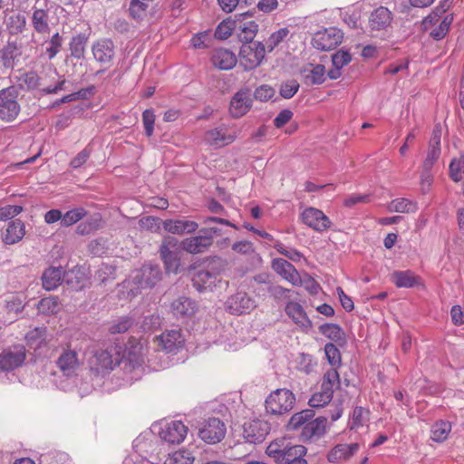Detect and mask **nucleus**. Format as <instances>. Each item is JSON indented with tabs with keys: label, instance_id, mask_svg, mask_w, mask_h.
Masks as SVG:
<instances>
[{
	"label": "nucleus",
	"instance_id": "f257e3e1",
	"mask_svg": "<svg viewBox=\"0 0 464 464\" xmlns=\"http://www.w3.org/2000/svg\"><path fill=\"white\" fill-rule=\"evenodd\" d=\"M180 243L176 237L167 236L161 241L159 253L168 274H177L181 266Z\"/></svg>",
	"mask_w": 464,
	"mask_h": 464
},
{
	"label": "nucleus",
	"instance_id": "f03ea898",
	"mask_svg": "<svg viewBox=\"0 0 464 464\" xmlns=\"http://www.w3.org/2000/svg\"><path fill=\"white\" fill-rule=\"evenodd\" d=\"M444 10L436 8L422 21V27L424 31H430V35L434 40H440L448 34L450 24L453 21L452 14H444Z\"/></svg>",
	"mask_w": 464,
	"mask_h": 464
},
{
	"label": "nucleus",
	"instance_id": "7ed1b4c3",
	"mask_svg": "<svg viewBox=\"0 0 464 464\" xmlns=\"http://www.w3.org/2000/svg\"><path fill=\"white\" fill-rule=\"evenodd\" d=\"M295 403V394L288 389H276L266 399L265 405L267 413L282 415L290 411Z\"/></svg>",
	"mask_w": 464,
	"mask_h": 464
},
{
	"label": "nucleus",
	"instance_id": "20e7f679",
	"mask_svg": "<svg viewBox=\"0 0 464 464\" xmlns=\"http://www.w3.org/2000/svg\"><path fill=\"white\" fill-rule=\"evenodd\" d=\"M266 57V46L261 42L244 43L239 50V64L245 71L258 67Z\"/></svg>",
	"mask_w": 464,
	"mask_h": 464
},
{
	"label": "nucleus",
	"instance_id": "39448f33",
	"mask_svg": "<svg viewBox=\"0 0 464 464\" xmlns=\"http://www.w3.org/2000/svg\"><path fill=\"white\" fill-rule=\"evenodd\" d=\"M18 91L14 86H9L0 91V119L5 122L14 121L20 113Z\"/></svg>",
	"mask_w": 464,
	"mask_h": 464
},
{
	"label": "nucleus",
	"instance_id": "423d86ee",
	"mask_svg": "<svg viewBox=\"0 0 464 464\" xmlns=\"http://www.w3.org/2000/svg\"><path fill=\"white\" fill-rule=\"evenodd\" d=\"M237 135L235 128L221 124L205 132L204 142L213 149H221L232 144Z\"/></svg>",
	"mask_w": 464,
	"mask_h": 464
},
{
	"label": "nucleus",
	"instance_id": "0eeeda50",
	"mask_svg": "<svg viewBox=\"0 0 464 464\" xmlns=\"http://www.w3.org/2000/svg\"><path fill=\"white\" fill-rule=\"evenodd\" d=\"M120 363V353H113L112 349H97L88 360L92 372L105 373Z\"/></svg>",
	"mask_w": 464,
	"mask_h": 464
},
{
	"label": "nucleus",
	"instance_id": "6e6552de",
	"mask_svg": "<svg viewBox=\"0 0 464 464\" xmlns=\"http://www.w3.org/2000/svg\"><path fill=\"white\" fill-rule=\"evenodd\" d=\"M343 39V32L336 27L324 28L314 34L311 44L314 48L328 52L340 45Z\"/></svg>",
	"mask_w": 464,
	"mask_h": 464
},
{
	"label": "nucleus",
	"instance_id": "1a4fd4ad",
	"mask_svg": "<svg viewBox=\"0 0 464 464\" xmlns=\"http://www.w3.org/2000/svg\"><path fill=\"white\" fill-rule=\"evenodd\" d=\"M55 364L63 376L72 377L76 375L82 362L76 350L72 348L71 343H68L58 356Z\"/></svg>",
	"mask_w": 464,
	"mask_h": 464
},
{
	"label": "nucleus",
	"instance_id": "9d476101",
	"mask_svg": "<svg viewBox=\"0 0 464 464\" xmlns=\"http://www.w3.org/2000/svg\"><path fill=\"white\" fill-rule=\"evenodd\" d=\"M26 359V349L23 344H14L0 353V371L11 372L22 366Z\"/></svg>",
	"mask_w": 464,
	"mask_h": 464
},
{
	"label": "nucleus",
	"instance_id": "9b49d317",
	"mask_svg": "<svg viewBox=\"0 0 464 464\" xmlns=\"http://www.w3.org/2000/svg\"><path fill=\"white\" fill-rule=\"evenodd\" d=\"M218 228L204 229V235L187 237L180 242L184 251L189 254H200L205 252L214 241V234L218 233Z\"/></svg>",
	"mask_w": 464,
	"mask_h": 464
},
{
	"label": "nucleus",
	"instance_id": "f8f14e48",
	"mask_svg": "<svg viewBox=\"0 0 464 464\" xmlns=\"http://www.w3.org/2000/svg\"><path fill=\"white\" fill-rule=\"evenodd\" d=\"M236 34L243 43L252 42L258 32L257 23L252 19V14L245 12L235 14Z\"/></svg>",
	"mask_w": 464,
	"mask_h": 464
},
{
	"label": "nucleus",
	"instance_id": "ddd939ff",
	"mask_svg": "<svg viewBox=\"0 0 464 464\" xmlns=\"http://www.w3.org/2000/svg\"><path fill=\"white\" fill-rule=\"evenodd\" d=\"M256 292H236L228 299L227 308L233 314L248 313L256 305Z\"/></svg>",
	"mask_w": 464,
	"mask_h": 464
},
{
	"label": "nucleus",
	"instance_id": "4468645a",
	"mask_svg": "<svg viewBox=\"0 0 464 464\" xmlns=\"http://www.w3.org/2000/svg\"><path fill=\"white\" fill-rule=\"evenodd\" d=\"M226 426L218 418H210L205 420L199 429L198 436L208 444L219 442L226 435Z\"/></svg>",
	"mask_w": 464,
	"mask_h": 464
},
{
	"label": "nucleus",
	"instance_id": "2eb2a0df",
	"mask_svg": "<svg viewBox=\"0 0 464 464\" xmlns=\"http://www.w3.org/2000/svg\"><path fill=\"white\" fill-rule=\"evenodd\" d=\"M441 155V127L436 125L430 139L425 158L420 167L432 169Z\"/></svg>",
	"mask_w": 464,
	"mask_h": 464
},
{
	"label": "nucleus",
	"instance_id": "dca6fc26",
	"mask_svg": "<svg viewBox=\"0 0 464 464\" xmlns=\"http://www.w3.org/2000/svg\"><path fill=\"white\" fill-rule=\"evenodd\" d=\"M302 221L315 231L323 232L330 228L332 222L320 209L313 207L306 208L301 213Z\"/></svg>",
	"mask_w": 464,
	"mask_h": 464
},
{
	"label": "nucleus",
	"instance_id": "f3484780",
	"mask_svg": "<svg viewBox=\"0 0 464 464\" xmlns=\"http://www.w3.org/2000/svg\"><path fill=\"white\" fill-rule=\"evenodd\" d=\"M185 339L179 330H166L160 335L154 338L158 349L167 353H175L184 344Z\"/></svg>",
	"mask_w": 464,
	"mask_h": 464
},
{
	"label": "nucleus",
	"instance_id": "a211bd4d",
	"mask_svg": "<svg viewBox=\"0 0 464 464\" xmlns=\"http://www.w3.org/2000/svg\"><path fill=\"white\" fill-rule=\"evenodd\" d=\"M188 428L180 420H172L166 423L160 431V437L169 444H179L184 440Z\"/></svg>",
	"mask_w": 464,
	"mask_h": 464
},
{
	"label": "nucleus",
	"instance_id": "6ab92c4d",
	"mask_svg": "<svg viewBox=\"0 0 464 464\" xmlns=\"http://www.w3.org/2000/svg\"><path fill=\"white\" fill-rule=\"evenodd\" d=\"M268 432V423L261 420H252L243 426V436L249 443L262 442Z\"/></svg>",
	"mask_w": 464,
	"mask_h": 464
},
{
	"label": "nucleus",
	"instance_id": "aec40b11",
	"mask_svg": "<svg viewBox=\"0 0 464 464\" xmlns=\"http://www.w3.org/2000/svg\"><path fill=\"white\" fill-rule=\"evenodd\" d=\"M251 107V92L248 89H243L236 92L232 97L229 111L233 118L238 119L246 115Z\"/></svg>",
	"mask_w": 464,
	"mask_h": 464
},
{
	"label": "nucleus",
	"instance_id": "412c9836",
	"mask_svg": "<svg viewBox=\"0 0 464 464\" xmlns=\"http://www.w3.org/2000/svg\"><path fill=\"white\" fill-rule=\"evenodd\" d=\"M210 61L214 67L224 71L234 68L237 63L236 54L226 48L213 50Z\"/></svg>",
	"mask_w": 464,
	"mask_h": 464
},
{
	"label": "nucleus",
	"instance_id": "4be33fe9",
	"mask_svg": "<svg viewBox=\"0 0 464 464\" xmlns=\"http://www.w3.org/2000/svg\"><path fill=\"white\" fill-rule=\"evenodd\" d=\"M94 59L100 63H110L114 57V44L110 39H99L92 46Z\"/></svg>",
	"mask_w": 464,
	"mask_h": 464
},
{
	"label": "nucleus",
	"instance_id": "5701e85b",
	"mask_svg": "<svg viewBox=\"0 0 464 464\" xmlns=\"http://www.w3.org/2000/svg\"><path fill=\"white\" fill-rule=\"evenodd\" d=\"M166 232L173 235L192 234L198 228V224L188 219H166L162 222Z\"/></svg>",
	"mask_w": 464,
	"mask_h": 464
},
{
	"label": "nucleus",
	"instance_id": "b1692460",
	"mask_svg": "<svg viewBox=\"0 0 464 464\" xmlns=\"http://www.w3.org/2000/svg\"><path fill=\"white\" fill-rule=\"evenodd\" d=\"M285 313L304 332H308L312 328V322L300 304L289 302L285 306Z\"/></svg>",
	"mask_w": 464,
	"mask_h": 464
},
{
	"label": "nucleus",
	"instance_id": "393cba45",
	"mask_svg": "<svg viewBox=\"0 0 464 464\" xmlns=\"http://www.w3.org/2000/svg\"><path fill=\"white\" fill-rule=\"evenodd\" d=\"M271 266L273 270L285 280L288 281L293 285H297L299 273L291 263L283 258H275L272 260Z\"/></svg>",
	"mask_w": 464,
	"mask_h": 464
},
{
	"label": "nucleus",
	"instance_id": "a878e982",
	"mask_svg": "<svg viewBox=\"0 0 464 464\" xmlns=\"http://www.w3.org/2000/svg\"><path fill=\"white\" fill-rule=\"evenodd\" d=\"M24 340L26 344L34 351L46 347L50 343L47 328L42 326L29 330L24 335Z\"/></svg>",
	"mask_w": 464,
	"mask_h": 464
},
{
	"label": "nucleus",
	"instance_id": "bb28decb",
	"mask_svg": "<svg viewBox=\"0 0 464 464\" xmlns=\"http://www.w3.org/2000/svg\"><path fill=\"white\" fill-rule=\"evenodd\" d=\"M25 235L24 223L20 219H14L7 225L1 238L5 245H14L20 242Z\"/></svg>",
	"mask_w": 464,
	"mask_h": 464
},
{
	"label": "nucleus",
	"instance_id": "cd10ccee",
	"mask_svg": "<svg viewBox=\"0 0 464 464\" xmlns=\"http://www.w3.org/2000/svg\"><path fill=\"white\" fill-rule=\"evenodd\" d=\"M392 282L397 287H424L422 279L411 270L397 271L392 275Z\"/></svg>",
	"mask_w": 464,
	"mask_h": 464
},
{
	"label": "nucleus",
	"instance_id": "c85d7f7f",
	"mask_svg": "<svg viewBox=\"0 0 464 464\" xmlns=\"http://www.w3.org/2000/svg\"><path fill=\"white\" fill-rule=\"evenodd\" d=\"M197 309V303L187 296H180L171 303V312L177 318L189 317L196 313Z\"/></svg>",
	"mask_w": 464,
	"mask_h": 464
},
{
	"label": "nucleus",
	"instance_id": "c756f323",
	"mask_svg": "<svg viewBox=\"0 0 464 464\" xmlns=\"http://www.w3.org/2000/svg\"><path fill=\"white\" fill-rule=\"evenodd\" d=\"M392 20V12L384 6L376 8L370 15L369 25L372 30H382L388 27Z\"/></svg>",
	"mask_w": 464,
	"mask_h": 464
},
{
	"label": "nucleus",
	"instance_id": "7c9ffc66",
	"mask_svg": "<svg viewBox=\"0 0 464 464\" xmlns=\"http://www.w3.org/2000/svg\"><path fill=\"white\" fill-rule=\"evenodd\" d=\"M327 419L325 417H318L311 419L301 431L303 440H309L314 437H321L326 430Z\"/></svg>",
	"mask_w": 464,
	"mask_h": 464
},
{
	"label": "nucleus",
	"instance_id": "2f4dec72",
	"mask_svg": "<svg viewBox=\"0 0 464 464\" xmlns=\"http://www.w3.org/2000/svg\"><path fill=\"white\" fill-rule=\"evenodd\" d=\"M32 25L38 34H46L50 31L49 27V12L48 8L33 6V14L31 17Z\"/></svg>",
	"mask_w": 464,
	"mask_h": 464
},
{
	"label": "nucleus",
	"instance_id": "473e14b6",
	"mask_svg": "<svg viewBox=\"0 0 464 464\" xmlns=\"http://www.w3.org/2000/svg\"><path fill=\"white\" fill-rule=\"evenodd\" d=\"M359 450L358 443L338 444L330 450L327 459L330 462L346 460Z\"/></svg>",
	"mask_w": 464,
	"mask_h": 464
},
{
	"label": "nucleus",
	"instance_id": "72a5a7b5",
	"mask_svg": "<svg viewBox=\"0 0 464 464\" xmlns=\"http://www.w3.org/2000/svg\"><path fill=\"white\" fill-rule=\"evenodd\" d=\"M63 281V271L62 267L51 266L47 268L43 276L42 282L44 290H54L59 287Z\"/></svg>",
	"mask_w": 464,
	"mask_h": 464
},
{
	"label": "nucleus",
	"instance_id": "f704fd0d",
	"mask_svg": "<svg viewBox=\"0 0 464 464\" xmlns=\"http://www.w3.org/2000/svg\"><path fill=\"white\" fill-rule=\"evenodd\" d=\"M102 220L101 214L96 213L79 224L76 227V233L81 236L90 235L100 228Z\"/></svg>",
	"mask_w": 464,
	"mask_h": 464
},
{
	"label": "nucleus",
	"instance_id": "c9c22d12",
	"mask_svg": "<svg viewBox=\"0 0 464 464\" xmlns=\"http://www.w3.org/2000/svg\"><path fill=\"white\" fill-rule=\"evenodd\" d=\"M387 209L389 212L411 213L417 210V204L410 199L399 198L392 200Z\"/></svg>",
	"mask_w": 464,
	"mask_h": 464
},
{
	"label": "nucleus",
	"instance_id": "e433bc0d",
	"mask_svg": "<svg viewBox=\"0 0 464 464\" xmlns=\"http://www.w3.org/2000/svg\"><path fill=\"white\" fill-rule=\"evenodd\" d=\"M88 37L84 34H79L73 36L69 43L71 55L77 59H82L85 53V46Z\"/></svg>",
	"mask_w": 464,
	"mask_h": 464
},
{
	"label": "nucleus",
	"instance_id": "4c0bfd02",
	"mask_svg": "<svg viewBox=\"0 0 464 464\" xmlns=\"http://www.w3.org/2000/svg\"><path fill=\"white\" fill-rule=\"evenodd\" d=\"M314 412L311 409L304 410L300 412H297L291 417L288 422V428L290 430H303L305 424H307L308 421H310V420L314 418Z\"/></svg>",
	"mask_w": 464,
	"mask_h": 464
},
{
	"label": "nucleus",
	"instance_id": "58836bf2",
	"mask_svg": "<svg viewBox=\"0 0 464 464\" xmlns=\"http://www.w3.org/2000/svg\"><path fill=\"white\" fill-rule=\"evenodd\" d=\"M87 215L88 211L82 207L72 208L63 214L62 226L71 227L86 218Z\"/></svg>",
	"mask_w": 464,
	"mask_h": 464
},
{
	"label": "nucleus",
	"instance_id": "ea45409f",
	"mask_svg": "<svg viewBox=\"0 0 464 464\" xmlns=\"http://www.w3.org/2000/svg\"><path fill=\"white\" fill-rule=\"evenodd\" d=\"M6 27L11 34L23 33L26 27L25 15L21 13L10 15L6 22Z\"/></svg>",
	"mask_w": 464,
	"mask_h": 464
},
{
	"label": "nucleus",
	"instance_id": "a19ab883",
	"mask_svg": "<svg viewBox=\"0 0 464 464\" xmlns=\"http://www.w3.org/2000/svg\"><path fill=\"white\" fill-rule=\"evenodd\" d=\"M236 32L235 17H228L218 24L215 30V37L219 40H226Z\"/></svg>",
	"mask_w": 464,
	"mask_h": 464
},
{
	"label": "nucleus",
	"instance_id": "79ce46f5",
	"mask_svg": "<svg viewBox=\"0 0 464 464\" xmlns=\"http://www.w3.org/2000/svg\"><path fill=\"white\" fill-rule=\"evenodd\" d=\"M339 384V373L335 368H331L324 375L321 389L324 392H328L333 396L334 389L337 388Z\"/></svg>",
	"mask_w": 464,
	"mask_h": 464
},
{
	"label": "nucleus",
	"instance_id": "37998d69",
	"mask_svg": "<svg viewBox=\"0 0 464 464\" xmlns=\"http://www.w3.org/2000/svg\"><path fill=\"white\" fill-rule=\"evenodd\" d=\"M451 430V424L446 420L437 421L431 428V439L437 442L444 441Z\"/></svg>",
	"mask_w": 464,
	"mask_h": 464
},
{
	"label": "nucleus",
	"instance_id": "c03bdc74",
	"mask_svg": "<svg viewBox=\"0 0 464 464\" xmlns=\"http://www.w3.org/2000/svg\"><path fill=\"white\" fill-rule=\"evenodd\" d=\"M450 178L454 182H459L464 179V156L454 158L450 163Z\"/></svg>",
	"mask_w": 464,
	"mask_h": 464
},
{
	"label": "nucleus",
	"instance_id": "a18cd8bd",
	"mask_svg": "<svg viewBox=\"0 0 464 464\" xmlns=\"http://www.w3.org/2000/svg\"><path fill=\"white\" fill-rule=\"evenodd\" d=\"M306 454V448L303 445L285 446V450L282 455L281 462L288 463L292 460L298 459L304 457Z\"/></svg>",
	"mask_w": 464,
	"mask_h": 464
},
{
	"label": "nucleus",
	"instance_id": "49530a36",
	"mask_svg": "<svg viewBox=\"0 0 464 464\" xmlns=\"http://www.w3.org/2000/svg\"><path fill=\"white\" fill-rule=\"evenodd\" d=\"M38 311L44 314H53L58 312L60 304L57 297L49 296L43 298L37 305Z\"/></svg>",
	"mask_w": 464,
	"mask_h": 464
},
{
	"label": "nucleus",
	"instance_id": "de8ad7c7",
	"mask_svg": "<svg viewBox=\"0 0 464 464\" xmlns=\"http://www.w3.org/2000/svg\"><path fill=\"white\" fill-rule=\"evenodd\" d=\"M369 420V411L362 407H356L353 410L352 419L350 420L351 430H357L362 427Z\"/></svg>",
	"mask_w": 464,
	"mask_h": 464
},
{
	"label": "nucleus",
	"instance_id": "09e8293b",
	"mask_svg": "<svg viewBox=\"0 0 464 464\" xmlns=\"http://www.w3.org/2000/svg\"><path fill=\"white\" fill-rule=\"evenodd\" d=\"M320 333L333 341H340L343 337L341 327L335 324H324L319 327Z\"/></svg>",
	"mask_w": 464,
	"mask_h": 464
},
{
	"label": "nucleus",
	"instance_id": "8fccbe9b",
	"mask_svg": "<svg viewBox=\"0 0 464 464\" xmlns=\"http://www.w3.org/2000/svg\"><path fill=\"white\" fill-rule=\"evenodd\" d=\"M149 4L140 0H131L130 4V14L135 20L143 19L148 11Z\"/></svg>",
	"mask_w": 464,
	"mask_h": 464
},
{
	"label": "nucleus",
	"instance_id": "3c124183",
	"mask_svg": "<svg viewBox=\"0 0 464 464\" xmlns=\"http://www.w3.org/2000/svg\"><path fill=\"white\" fill-rule=\"evenodd\" d=\"M289 30L286 27L280 28L276 32L271 34V35L266 41V48L268 52H272L277 47L288 35Z\"/></svg>",
	"mask_w": 464,
	"mask_h": 464
},
{
	"label": "nucleus",
	"instance_id": "603ef678",
	"mask_svg": "<svg viewBox=\"0 0 464 464\" xmlns=\"http://www.w3.org/2000/svg\"><path fill=\"white\" fill-rule=\"evenodd\" d=\"M434 180L432 169L420 167V187L423 194L430 191Z\"/></svg>",
	"mask_w": 464,
	"mask_h": 464
},
{
	"label": "nucleus",
	"instance_id": "864d4df0",
	"mask_svg": "<svg viewBox=\"0 0 464 464\" xmlns=\"http://www.w3.org/2000/svg\"><path fill=\"white\" fill-rule=\"evenodd\" d=\"M17 56V46L14 43H7L2 50V61L5 67H13Z\"/></svg>",
	"mask_w": 464,
	"mask_h": 464
},
{
	"label": "nucleus",
	"instance_id": "5fc2aeb1",
	"mask_svg": "<svg viewBox=\"0 0 464 464\" xmlns=\"http://www.w3.org/2000/svg\"><path fill=\"white\" fill-rule=\"evenodd\" d=\"M194 458L185 450L176 451L167 458L164 464H192Z\"/></svg>",
	"mask_w": 464,
	"mask_h": 464
},
{
	"label": "nucleus",
	"instance_id": "6e6d98bb",
	"mask_svg": "<svg viewBox=\"0 0 464 464\" xmlns=\"http://www.w3.org/2000/svg\"><path fill=\"white\" fill-rule=\"evenodd\" d=\"M160 219L155 217L147 216L140 219L139 225L141 229L147 230L152 233H158L160 228Z\"/></svg>",
	"mask_w": 464,
	"mask_h": 464
},
{
	"label": "nucleus",
	"instance_id": "4d7b16f0",
	"mask_svg": "<svg viewBox=\"0 0 464 464\" xmlns=\"http://www.w3.org/2000/svg\"><path fill=\"white\" fill-rule=\"evenodd\" d=\"M274 247L278 253L294 262H299L302 258H304V256L301 252L295 248H287L283 243H276L275 244Z\"/></svg>",
	"mask_w": 464,
	"mask_h": 464
},
{
	"label": "nucleus",
	"instance_id": "13d9d810",
	"mask_svg": "<svg viewBox=\"0 0 464 464\" xmlns=\"http://www.w3.org/2000/svg\"><path fill=\"white\" fill-rule=\"evenodd\" d=\"M332 395L328 392L321 389L320 392H315L309 400V405L312 408H319L326 405L332 400Z\"/></svg>",
	"mask_w": 464,
	"mask_h": 464
},
{
	"label": "nucleus",
	"instance_id": "bf43d9fd",
	"mask_svg": "<svg viewBox=\"0 0 464 464\" xmlns=\"http://www.w3.org/2000/svg\"><path fill=\"white\" fill-rule=\"evenodd\" d=\"M23 207L18 205H5L0 207V221H7L18 216Z\"/></svg>",
	"mask_w": 464,
	"mask_h": 464
},
{
	"label": "nucleus",
	"instance_id": "052dcab7",
	"mask_svg": "<svg viewBox=\"0 0 464 464\" xmlns=\"http://www.w3.org/2000/svg\"><path fill=\"white\" fill-rule=\"evenodd\" d=\"M299 90V83L296 80H289L282 83L280 95L285 99L292 98Z\"/></svg>",
	"mask_w": 464,
	"mask_h": 464
},
{
	"label": "nucleus",
	"instance_id": "680f3d73",
	"mask_svg": "<svg viewBox=\"0 0 464 464\" xmlns=\"http://www.w3.org/2000/svg\"><path fill=\"white\" fill-rule=\"evenodd\" d=\"M307 79L312 84H321L325 80V69L322 64H316L313 67Z\"/></svg>",
	"mask_w": 464,
	"mask_h": 464
},
{
	"label": "nucleus",
	"instance_id": "e2e57ef3",
	"mask_svg": "<svg viewBox=\"0 0 464 464\" xmlns=\"http://www.w3.org/2000/svg\"><path fill=\"white\" fill-rule=\"evenodd\" d=\"M275 95V90L270 85L262 84L254 92V97L260 102H267Z\"/></svg>",
	"mask_w": 464,
	"mask_h": 464
},
{
	"label": "nucleus",
	"instance_id": "0e129e2a",
	"mask_svg": "<svg viewBox=\"0 0 464 464\" xmlns=\"http://www.w3.org/2000/svg\"><path fill=\"white\" fill-rule=\"evenodd\" d=\"M155 114L150 109H147L142 112V122L145 129V133L150 137L154 131Z\"/></svg>",
	"mask_w": 464,
	"mask_h": 464
},
{
	"label": "nucleus",
	"instance_id": "69168bd1",
	"mask_svg": "<svg viewBox=\"0 0 464 464\" xmlns=\"http://www.w3.org/2000/svg\"><path fill=\"white\" fill-rule=\"evenodd\" d=\"M352 61V55L349 52L340 50L332 56L334 67L343 68Z\"/></svg>",
	"mask_w": 464,
	"mask_h": 464
},
{
	"label": "nucleus",
	"instance_id": "338daca9",
	"mask_svg": "<svg viewBox=\"0 0 464 464\" xmlns=\"http://www.w3.org/2000/svg\"><path fill=\"white\" fill-rule=\"evenodd\" d=\"M325 356L332 366L340 364L341 355L337 347L333 343H326L324 346Z\"/></svg>",
	"mask_w": 464,
	"mask_h": 464
},
{
	"label": "nucleus",
	"instance_id": "774afa93",
	"mask_svg": "<svg viewBox=\"0 0 464 464\" xmlns=\"http://www.w3.org/2000/svg\"><path fill=\"white\" fill-rule=\"evenodd\" d=\"M132 325V320L130 317H123L113 323L109 331L111 334H121L125 333Z\"/></svg>",
	"mask_w": 464,
	"mask_h": 464
}]
</instances>
